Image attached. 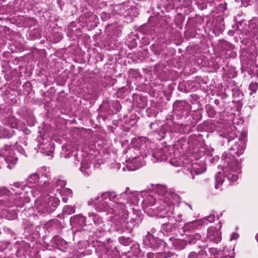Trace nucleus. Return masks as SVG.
Returning <instances> with one entry per match:
<instances>
[{"label":"nucleus","mask_w":258,"mask_h":258,"mask_svg":"<svg viewBox=\"0 0 258 258\" xmlns=\"http://www.w3.org/2000/svg\"><path fill=\"white\" fill-rule=\"evenodd\" d=\"M142 207L150 216L163 218L173 216L177 222H181L182 214L178 212L179 207L174 206L180 197L173 190L158 185L153 191H142Z\"/></svg>","instance_id":"f257e3e1"},{"label":"nucleus","mask_w":258,"mask_h":258,"mask_svg":"<svg viewBox=\"0 0 258 258\" xmlns=\"http://www.w3.org/2000/svg\"><path fill=\"white\" fill-rule=\"evenodd\" d=\"M140 142L141 143L138 147L128 148V152L133 155L125 161L126 167H122L123 171H125L126 168L129 171L140 168L144 165L145 162L143 159L148 155H151L153 162L167 160L171 156L168 146L157 147L156 144L146 138H141Z\"/></svg>","instance_id":"f03ea898"},{"label":"nucleus","mask_w":258,"mask_h":258,"mask_svg":"<svg viewBox=\"0 0 258 258\" xmlns=\"http://www.w3.org/2000/svg\"><path fill=\"white\" fill-rule=\"evenodd\" d=\"M29 189L32 192L30 188L24 187L22 190L25 191L19 192V196H15L14 191L15 189L11 188V190L6 187H0V217L5 218L11 220L17 218V213L15 209L10 207L16 206L17 207H23L25 203L29 202V191L26 190Z\"/></svg>","instance_id":"7ed1b4c3"},{"label":"nucleus","mask_w":258,"mask_h":258,"mask_svg":"<svg viewBox=\"0 0 258 258\" xmlns=\"http://www.w3.org/2000/svg\"><path fill=\"white\" fill-rule=\"evenodd\" d=\"M222 159L223 161L222 171H219L215 175V188L219 189L224 184L228 186L236 181L240 170V162L235 159L233 154L225 153Z\"/></svg>","instance_id":"20e7f679"},{"label":"nucleus","mask_w":258,"mask_h":258,"mask_svg":"<svg viewBox=\"0 0 258 258\" xmlns=\"http://www.w3.org/2000/svg\"><path fill=\"white\" fill-rule=\"evenodd\" d=\"M118 196L114 192H105L99 197L90 199L88 204L89 205H93L98 212L113 214L114 216L111 220L114 223V219L121 214L120 205H125L118 202Z\"/></svg>","instance_id":"39448f33"},{"label":"nucleus","mask_w":258,"mask_h":258,"mask_svg":"<svg viewBox=\"0 0 258 258\" xmlns=\"http://www.w3.org/2000/svg\"><path fill=\"white\" fill-rule=\"evenodd\" d=\"M120 209L121 210V214L114 219V224L116 226V230L118 231L122 229L131 231L134 228L139 226L143 219L142 214L139 211L135 210V208H132L134 212L136 211V213H134V217L130 221L127 222L128 212L126 206L120 205Z\"/></svg>","instance_id":"423d86ee"},{"label":"nucleus","mask_w":258,"mask_h":258,"mask_svg":"<svg viewBox=\"0 0 258 258\" xmlns=\"http://www.w3.org/2000/svg\"><path fill=\"white\" fill-rule=\"evenodd\" d=\"M203 225L204 221L202 220H195L184 225L182 229L184 234L189 237L187 241L188 244H193L198 242L200 248L206 246L205 242L201 240V236L199 233L203 228Z\"/></svg>","instance_id":"0eeeda50"},{"label":"nucleus","mask_w":258,"mask_h":258,"mask_svg":"<svg viewBox=\"0 0 258 258\" xmlns=\"http://www.w3.org/2000/svg\"><path fill=\"white\" fill-rule=\"evenodd\" d=\"M53 192H50L45 197H40L35 202V208L40 213H50L52 212L59 205V200Z\"/></svg>","instance_id":"6e6552de"},{"label":"nucleus","mask_w":258,"mask_h":258,"mask_svg":"<svg viewBox=\"0 0 258 258\" xmlns=\"http://www.w3.org/2000/svg\"><path fill=\"white\" fill-rule=\"evenodd\" d=\"M17 162L14 151L9 145H5L0 151V168L5 166L12 169Z\"/></svg>","instance_id":"1a4fd4ad"},{"label":"nucleus","mask_w":258,"mask_h":258,"mask_svg":"<svg viewBox=\"0 0 258 258\" xmlns=\"http://www.w3.org/2000/svg\"><path fill=\"white\" fill-rule=\"evenodd\" d=\"M87 219L88 223L91 221H93L96 231L100 233L109 230V224L107 221L104 220L99 214L93 212H89Z\"/></svg>","instance_id":"9d476101"},{"label":"nucleus","mask_w":258,"mask_h":258,"mask_svg":"<svg viewBox=\"0 0 258 258\" xmlns=\"http://www.w3.org/2000/svg\"><path fill=\"white\" fill-rule=\"evenodd\" d=\"M66 184L67 182L64 179L56 178L53 179L51 183L45 181L43 184V189L49 191V194L50 192L56 194V195H53L54 197H56L58 195L62 194V190L65 187Z\"/></svg>","instance_id":"9b49d317"},{"label":"nucleus","mask_w":258,"mask_h":258,"mask_svg":"<svg viewBox=\"0 0 258 258\" xmlns=\"http://www.w3.org/2000/svg\"><path fill=\"white\" fill-rule=\"evenodd\" d=\"M39 181V176L36 173H34L31 174L30 176H29L27 179V182L28 184L27 186H25L24 185H22L21 183L20 182H16L13 184V186L17 188L18 190H16L14 191L15 193V196H17V195L19 196V192H23V190H22V188H24V187H28L30 188L31 190H32V192H31L29 189H27L29 191V200H30V195H32L33 197H35L36 196L34 190L32 188V187L34 186L33 184H36L37 182ZM27 189H26L25 191H26ZM23 193L25 194V191H23Z\"/></svg>","instance_id":"f8f14e48"},{"label":"nucleus","mask_w":258,"mask_h":258,"mask_svg":"<svg viewBox=\"0 0 258 258\" xmlns=\"http://www.w3.org/2000/svg\"><path fill=\"white\" fill-rule=\"evenodd\" d=\"M246 137L247 134L245 132L242 133L238 142H236L234 146L229 150L228 153L236 155L237 156L242 154L246 147Z\"/></svg>","instance_id":"ddd939ff"},{"label":"nucleus","mask_w":258,"mask_h":258,"mask_svg":"<svg viewBox=\"0 0 258 258\" xmlns=\"http://www.w3.org/2000/svg\"><path fill=\"white\" fill-rule=\"evenodd\" d=\"M142 196V192H131L129 188H126L125 191L119 195V198L125 200L130 206H136Z\"/></svg>","instance_id":"4468645a"},{"label":"nucleus","mask_w":258,"mask_h":258,"mask_svg":"<svg viewBox=\"0 0 258 258\" xmlns=\"http://www.w3.org/2000/svg\"><path fill=\"white\" fill-rule=\"evenodd\" d=\"M144 244L156 251L162 245L163 242L160 239L155 237L149 232L143 238Z\"/></svg>","instance_id":"2eb2a0df"},{"label":"nucleus","mask_w":258,"mask_h":258,"mask_svg":"<svg viewBox=\"0 0 258 258\" xmlns=\"http://www.w3.org/2000/svg\"><path fill=\"white\" fill-rule=\"evenodd\" d=\"M254 44L258 42V19L253 18L248 22V37Z\"/></svg>","instance_id":"dca6fc26"},{"label":"nucleus","mask_w":258,"mask_h":258,"mask_svg":"<svg viewBox=\"0 0 258 258\" xmlns=\"http://www.w3.org/2000/svg\"><path fill=\"white\" fill-rule=\"evenodd\" d=\"M92 156L87 155L84 157L81 164L80 171L86 176L90 175L92 173L91 164L92 163Z\"/></svg>","instance_id":"f3484780"},{"label":"nucleus","mask_w":258,"mask_h":258,"mask_svg":"<svg viewBox=\"0 0 258 258\" xmlns=\"http://www.w3.org/2000/svg\"><path fill=\"white\" fill-rule=\"evenodd\" d=\"M172 122H167L164 125L160 131L158 132H155L154 133L155 137L157 140H160L165 138V134L167 132H177L178 130L176 127L172 126L173 125Z\"/></svg>","instance_id":"a211bd4d"},{"label":"nucleus","mask_w":258,"mask_h":258,"mask_svg":"<svg viewBox=\"0 0 258 258\" xmlns=\"http://www.w3.org/2000/svg\"><path fill=\"white\" fill-rule=\"evenodd\" d=\"M190 173L195 172L196 174L204 173L206 170V164L204 160H196L192 161L190 165Z\"/></svg>","instance_id":"6ab92c4d"},{"label":"nucleus","mask_w":258,"mask_h":258,"mask_svg":"<svg viewBox=\"0 0 258 258\" xmlns=\"http://www.w3.org/2000/svg\"><path fill=\"white\" fill-rule=\"evenodd\" d=\"M207 238L210 241L217 243L221 241V233L217 228L210 227L207 230Z\"/></svg>","instance_id":"aec40b11"},{"label":"nucleus","mask_w":258,"mask_h":258,"mask_svg":"<svg viewBox=\"0 0 258 258\" xmlns=\"http://www.w3.org/2000/svg\"><path fill=\"white\" fill-rule=\"evenodd\" d=\"M87 222V217L79 214L72 216L70 218V224L73 227L77 228L83 227L86 225Z\"/></svg>","instance_id":"412c9836"},{"label":"nucleus","mask_w":258,"mask_h":258,"mask_svg":"<svg viewBox=\"0 0 258 258\" xmlns=\"http://www.w3.org/2000/svg\"><path fill=\"white\" fill-rule=\"evenodd\" d=\"M219 46L223 50L227 51L233 50L234 48V46L232 43L225 40L220 41Z\"/></svg>","instance_id":"4be33fe9"},{"label":"nucleus","mask_w":258,"mask_h":258,"mask_svg":"<svg viewBox=\"0 0 258 258\" xmlns=\"http://www.w3.org/2000/svg\"><path fill=\"white\" fill-rule=\"evenodd\" d=\"M49 144H40L38 146V148L40 150V152L43 154H45L48 156H52L53 155V151L52 150H47L45 148L48 146Z\"/></svg>","instance_id":"5701e85b"},{"label":"nucleus","mask_w":258,"mask_h":258,"mask_svg":"<svg viewBox=\"0 0 258 258\" xmlns=\"http://www.w3.org/2000/svg\"><path fill=\"white\" fill-rule=\"evenodd\" d=\"M188 240L184 241L180 239L176 240L174 241V244L175 247L179 249H183L187 243H188Z\"/></svg>","instance_id":"b1692460"},{"label":"nucleus","mask_w":258,"mask_h":258,"mask_svg":"<svg viewBox=\"0 0 258 258\" xmlns=\"http://www.w3.org/2000/svg\"><path fill=\"white\" fill-rule=\"evenodd\" d=\"M147 258H164L165 257L164 254L161 252H148Z\"/></svg>","instance_id":"393cba45"},{"label":"nucleus","mask_w":258,"mask_h":258,"mask_svg":"<svg viewBox=\"0 0 258 258\" xmlns=\"http://www.w3.org/2000/svg\"><path fill=\"white\" fill-rule=\"evenodd\" d=\"M215 215L213 213L210 214V215L208 216L204 217L203 219L201 220L204 221V225H207L208 223H212L215 221Z\"/></svg>","instance_id":"a878e982"},{"label":"nucleus","mask_w":258,"mask_h":258,"mask_svg":"<svg viewBox=\"0 0 258 258\" xmlns=\"http://www.w3.org/2000/svg\"><path fill=\"white\" fill-rule=\"evenodd\" d=\"M75 212V209L71 206H66L64 207L63 213L67 215H71Z\"/></svg>","instance_id":"bb28decb"},{"label":"nucleus","mask_w":258,"mask_h":258,"mask_svg":"<svg viewBox=\"0 0 258 258\" xmlns=\"http://www.w3.org/2000/svg\"><path fill=\"white\" fill-rule=\"evenodd\" d=\"M72 191L71 189L64 187L62 190V194L61 195H58L56 197H58L59 199V196L72 197Z\"/></svg>","instance_id":"cd10ccee"},{"label":"nucleus","mask_w":258,"mask_h":258,"mask_svg":"<svg viewBox=\"0 0 258 258\" xmlns=\"http://www.w3.org/2000/svg\"><path fill=\"white\" fill-rule=\"evenodd\" d=\"M258 89V85L256 83H251L249 86V89L250 90V95L255 93Z\"/></svg>","instance_id":"c85d7f7f"},{"label":"nucleus","mask_w":258,"mask_h":258,"mask_svg":"<svg viewBox=\"0 0 258 258\" xmlns=\"http://www.w3.org/2000/svg\"><path fill=\"white\" fill-rule=\"evenodd\" d=\"M206 160L207 161L211 163H214L215 161L218 160V157H213L212 155L207 154Z\"/></svg>","instance_id":"c756f323"},{"label":"nucleus","mask_w":258,"mask_h":258,"mask_svg":"<svg viewBox=\"0 0 258 258\" xmlns=\"http://www.w3.org/2000/svg\"><path fill=\"white\" fill-rule=\"evenodd\" d=\"M209 252L212 255H213L214 257H211V258H217L218 255H219V251L216 248H210L209 249Z\"/></svg>","instance_id":"7c9ffc66"},{"label":"nucleus","mask_w":258,"mask_h":258,"mask_svg":"<svg viewBox=\"0 0 258 258\" xmlns=\"http://www.w3.org/2000/svg\"><path fill=\"white\" fill-rule=\"evenodd\" d=\"M250 0H241V3L236 5V8H240L242 7H246L249 5Z\"/></svg>","instance_id":"2f4dec72"},{"label":"nucleus","mask_w":258,"mask_h":258,"mask_svg":"<svg viewBox=\"0 0 258 258\" xmlns=\"http://www.w3.org/2000/svg\"><path fill=\"white\" fill-rule=\"evenodd\" d=\"M15 148L16 150H17L18 152L21 153L22 155H24L25 157L27 156L25 149L23 148V147L21 146H20L19 145H16Z\"/></svg>","instance_id":"473e14b6"},{"label":"nucleus","mask_w":258,"mask_h":258,"mask_svg":"<svg viewBox=\"0 0 258 258\" xmlns=\"http://www.w3.org/2000/svg\"><path fill=\"white\" fill-rule=\"evenodd\" d=\"M47 168L46 167H42L41 169L42 175L45 177H48L49 176V172L47 171Z\"/></svg>","instance_id":"72a5a7b5"},{"label":"nucleus","mask_w":258,"mask_h":258,"mask_svg":"<svg viewBox=\"0 0 258 258\" xmlns=\"http://www.w3.org/2000/svg\"><path fill=\"white\" fill-rule=\"evenodd\" d=\"M170 228L171 229V231H172L173 229H174V227H172V225H171V224L169 225L168 224H164L162 226V231H163L164 230H166Z\"/></svg>","instance_id":"f704fd0d"},{"label":"nucleus","mask_w":258,"mask_h":258,"mask_svg":"<svg viewBox=\"0 0 258 258\" xmlns=\"http://www.w3.org/2000/svg\"><path fill=\"white\" fill-rule=\"evenodd\" d=\"M207 254L205 251L201 249L198 253L199 258H206Z\"/></svg>","instance_id":"c9c22d12"},{"label":"nucleus","mask_w":258,"mask_h":258,"mask_svg":"<svg viewBox=\"0 0 258 258\" xmlns=\"http://www.w3.org/2000/svg\"><path fill=\"white\" fill-rule=\"evenodd\" d=\"M52 240L57 244L61 243V242L62 241V240L61 239V238L58 236H54Z\"/></svg>","instance_id":"e433bc0d"},{"label":"nucleus","mask_w":258,"mask_h":258,"mask_svg":"<svg viewBox=\"0 0 258 258\" xmlns=\"http://www.w3.org/2000/svg\"><path fill=\"white\" fill-rule=\"evenodd\" d=\"M208 113L210 117H213L215 115V111L213 108L210 107L208 110Z\"/></svg>","instance_id":"4c0bfd02"},{"label":"nucleus","mask_w":258,"mask_h":258,"mask_svg":"<svg viewBox=\"0 0 258 258\" xmlns=\"http://www.w3.org/2000/svg\"><path fill=\"white\" fill-rule=\"evenodd\" d=\"M188 258H199L198 253L196 252H191L188 256Z\"/></svg>","instance_id":"58836bf2"},{"label":"nucleus","mask_w":258,"mask_h":258,"mask_svg":"<svg viewBox=\"0 0 258 258\" xmlns=\"http://www.w3.org/2000/svg\"><path fill=\"white\" fill-rule=\"evenodd\" d=\"M114 105L115 106V107L116 108V111H119L120 110L121 107L120 105V104L118 102V101H116L115 102H114Z\"/></svg>","instance_id":"ea45409f"},{"label":"nucleus","mask_w":258,"mask_h":258,"mask_svg":"<svg viewBox=\"0 0 258 258\" xmlns=\"http://www.w3.org/2000/svg\"><path fill=\"white\" fill-rule=\"evenodd\" d=\"M213 28L217 30V31H222L224 29V25L223 24H220L219 25V28H218V26H216L215 27H213Z\"/></svg>","instance_id":"a19ab883"},{"label":"nucleus","mask_w":258,"mask_h":258,"mask_svg":"<svg viewBox=\"0 0 258 258\" xmlns=\"http://www.w3.org/2000/svg\"><path fill=\"white\" fill-rule=\"evenodd\" d=\"M238 237V235L236 233H233L231 235L230 240L236 239Z\"/></svg>","instance_id":"79ce46f5"},{"label":"nucleus","mask_w":258,"mask_h":258,"mask_svg":"<svg viewBox=\"0 0 258 258\" xmlns=\"http://www.w3.org/2000/svg\"><path fill=\"white\" fill-rule=\"evenodd\" d=\"M191 3V0H184V4L185 6L190 5Z\"/></svg>","instance_id":"37998d69"},{"label":"nucleus","mask_w":258,"mask_h":258,"mask_svg":"<svg viewBox=\"0 0 258 258\" xmlns=\"http://www.w3.org/2000/svg\"><path fill=\"white\" fill-rule=\"evenodd\" d=\"M220 7L221 8L222 11H224L226 9V4H221Z\"/></svg>","instance_id":"c03bdc74"},{"label":"nucleus","mask_w":258,"mask_h":258,"mask_svg":"<svg viewBox=\"0 0 258 258\" xmlns=\"http://www.w3.org/2000/svg\"><path fill=\"white\" fill-rule=\"evenodd\" d=\"M62 197V200L64 203H67L68 202V198L66 197V196H61Z\"/></svg>","instance_id":"a18cd8bd"},{"label":"nucleus","mask_w":258,"mask_h":258,"mask_svg":"<svg viewBox=\"0 0 258 258\" xmlns=\"http://www.w3.org/2000/svg\"><path fill=\"white\" fill-rule=\"evenodd\" d=\"M234 5L236 7V5L240 4L241 3V0H234Z\"/></svg>","instance_id":"49530a36"},{"label":"nucleus","mask_w":258,"mask_h":258,"mask_svg":"<svg viewBox=\"0 0 258 258\" xmlns=\"http://www.w3.org/2000/svg\"><path fill=\"white\" fill-rule=\"evenodd\" d=\"M228 34L230 36H233L234 35V31L233 30H229L228 32Z\"/></svg>","instance_id":"de8ad7c7"},{"label":"nucleus","mask_w":258,"mask_h":258,"mask_svg":"<svg viewBox=\"0 0 258 258\" xmlns=\"http://www.w3.org/2000/svg\"><path fill=\"white\" fill-rule=\"evenodd\" d=\"M202 2H206L208 3H212L214 2V0H201Z\"/></svg>","instance_id":"09e8293b"},{"label":"nucleus","mask_w":258,"mask_h":258,"mask_svg":"<svg viewBox=\"0 0 258 258\" xmlns=\"http://www.w3.org/2000/svg\"><path fill=\"white\" fill-rule=\"evenodd\" d=\"M257 56V53L256 52H254L252 54V58H254V57H255L256 56Z\"/></svg>","instance_id":"8fccbe9b"},{"label":"nucleus","mask_w":258,"mask_h":258,"mask_svg":"<svg viewBox=\"0 0 258 258\" xmlns=\"http://www.w3.org/2000/svg\"><path fill=\"white\" fill-rule=\"evenodd\" d=\"M219 229H220L222 227V224L221 223H219L218 225Z\"/></svg>","instance_id":"3c124183"},{"label":"nucleus","mask_w":258,"mask_h":258,"mask_svg":"<svg viewBox=\"0 0 258 258\" xmlns=\"http://www.w3.org/2000/svg\"><path fill=\"white\" fill-rule=\"evenodd\" d=\"M214 102L216 104L218 105L219 104V101L218 100H215Z\"/></svg>","instance_id":"603ef678"},{"label":"nucleus","mask_w":258,"mask_h":258,"mask_svg":"<svg viewBox=\"0 0 258 258\" xmlns=\"http://www.w3.org/2000/svg\"><path fill=\"white\" fill-rule=\"evenodd\" d=\"M222 216V213H221L219 215H217V218H219Z\"/></svg>","instance_id":"864d4df0"},{"label":"nucleus","mask_w":258,"mask_h":258,"mask_svg":"<svg viewBox=\"0 0 258 258\" xmlns=\"http://www.w3.org/2000/svg\"><path fill=\"white\" fill-rule=\"evenodd\" d=\"M234 137H235V133H232V135H231V136H230V138H232L233 139H234Z\"/></svg>","instance_id":"5fc2aeb1"},{"label":"nucleus","mask_w":258,"mask_h":258,"mask_svg":"<svg viewBox=\"0 0 258 258\" xmlns=\"http://www.w3.org/2000/svg\"><path fill=\"white\" fill-rule=\"evenodd\" d=\"M221 258H233L231 256H223V257H221Z\"/></svg>","instance_id":"6e6d98bb"},{"label":"nucleus","mask_w":258,"mask_h":258,"mask_svg":"<svg viewBox=\"0 0 258 258\" xmlns=\"http://www.w3.org/2000/svg\"><path fill=\"white\" fill-rule=\"evenodd\" d=\"M232 55L233 57H235L236 56V53L234 52H232Z\"/></svg>","instance_id":"4d7b16f0"},{"label":"nucleus","mask_w":258,"mask_h":258,"mask_svg":"<svg viewBox=\"0 0 258 258\" xmlns=\"http://www.w3.org/2000/svg\"><path fill=\"white\" fill-rule=\"evenodd\" d=\"M5 0H0V5L2 4Z\"/></svg>","instance_id":"13d9d810"},{"label":"nucleus","mask_w":258,"mask_h":258,"mask_svg":"<svg viewBox=\"0 0 258 258\" xmlns=\"http://www.w3.org/2000/svg\"><path fill=\"white\" fill-rule=\"evenodd\" d=\"M30 20L32 22H33V23H35V21H34V20H33V19H31Z\"/></svg>","instance_id":"bf43d9fd"},{"label":"nucleus","mask_w":258,"mask_h":258,"mask_svg":"<svg viewBox=\"0 0 258 258\" xmlns=\"http://www.w3.org/2000/svg\"><path fill=\"white\" fill-rule=\"evenodd\" d=\"M30 133V131L29 130H27L26 132V134H29Z\"/></svg>","instance_id":"052dcab7"},{"label":"nucleus","mask_w":258,"mask_h":258,"mask_svg":"<svg viewBox=\"0 0 258 258\" xmlns=\"http://www.w3.org/2000/svg\"><path fill=\"white\" fill-rule=\"evenodd\" d=\"M24 145L25 146H26V145H27V143H26V142H24Z\"/></svg>","instance_id":"680f3d73"},{"label":"nucleus","mask_w":258,"mask_h":258,"mask_svg":"<svg viewBox=\"0 0 258 258\" xmlns=\"http://www.w3.org/2000/svg\"><path fill=\"white\" fill-rule=\"evenodd\" d=\"M170 163H171V164H173V161H170Z\"/></svg>","instance_id":"e2e57ef3"},{"label":"nucleus","mask_w":258,"mask_h":258,"mask_svg":"<svg viewBox=\"0 0 258 258\" xmlns=\"http://www.w3.org/2000/svg\"><path fill=\"white\" fill-rule=\"evenodd\" d=\"M153 125V123L150 124V126H151Z\"/></svg>","instance_id":"0e129e2a"},{"label":"nucleus","mask_w":258,"mask_h":258,"mask_svg":"<svg viewBox=\"0 0 258 258\" xmlns=\"http://www.w3.org/2000/svg\"><path fill=\"white\" fill-rule=\"evenodd\" d=\"M188 206L189 207L190 209H191V207L188 205Z\"/></svg>","instance_id":"69168bd1"},{"label":"nucleus","mask_w":258,"mask_h":258,"mask_svg":"<svg viewBox=\"0 0 258 258\" xmlns=\"http://www.w3.org/2000/svg\"><path fill=\"white\" fill-rule=\"evenodd\" d=\"M257 77H258V75H257Z\"/></svg>","instance_id":"338daca9"}]
</instances>
